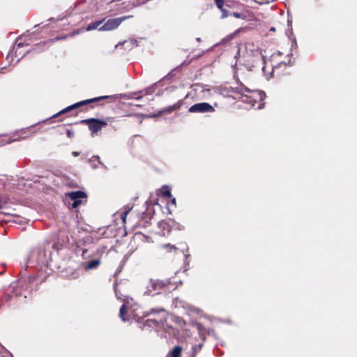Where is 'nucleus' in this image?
I'll list each match as a JSON object with an SVG mask.
<instances>
[{"label": "nucleus", "mask_w": 357, "mask_h": 357, "mask_svg": "<svg viewBox=\"0 0 357 357\" xmlns=\"http://www.w3.org/2000/svg\"><path fill=\"white\" fill-rule=\"evenodd\" d=\"M79 154H80V153H79V152H77V151H73V155L74 156H75V157H76V156L79 155Z\"/></svg>", "instance_id": "bb28decb"}, {"label": "nucleus", "mask_w": 357, "mask_h": 357, "mask_svg": "<svg viewBox=\"0 0 357 357\" xmlns=\"http://www.w3.org/2000/svg\"><path fill=\"white\" fill-rule=\"evenodd\" d=\"M158 227L160 229L167 230V234H169V233L171 231L169 225L166 221L162 220V221L159 222ZM162 235L165 236L166 233L165 231H162Z\"/></svg>", "instance_id": "f8f14e48"}, {"label": "nucleus", "mask_w": 357, "mask_h": 357, "mask_svg": "<svg viewBox=\"0 0 357 357\" xmlns=\"http://www.w3.org/2000/svg\"><path fill=\"white\" fill-rule=\"evenodd\" d=\"M1 208V204H0V208Z\"/></svg>", "instance_id": "72a5a7b5"}, {"label": "nucleus", "mask_w": 357, "mask_h": 357, "mask_svg": "<svg viewBox=\"0 0 357 357\" xmlns=\"http://www.w3.org/2000/svg\"><path fill=\"white\" fill-rule=\"evenodd\" d=\"M105 21V19L99 21L93 22L88 25V26L86 28V31H91L96 29L103 22Z\"/></svg>", "instance_id": "4468645a"}, {"label": "nucleus", "mask_w": 357, "mask_h": 357, "mask_svg": "<svg viewBox=\"0 0 357 357\" xmlns=\"http://www.w3.org/2000/svg\"><path fill=\"white\" fill-rule=\"evenodd\" d=\"M203 346V344H199L198 345H195L194 347H193V351L194 352H196L197 351H199L202 347Z\"/></svg>", "instance_id": "5701e85b"}, {"label": "nucleus", "mask_w": 357, "mask_h": 357, "mask_svg": "<svg viewBox=\"0 0 357 357\" xmlns=\"http://www.w3.org/2000/svg\"><path fill=\"white\" fill-rule=\"evenodd\" d=\"M165 319V317L147 319L142 323L141 328L144 330L158 327L163 324Z\"/></svg>", "instance_id": "423d86ee"}, {"label": "nucleus", "mask_w": 357, "mask_h": 357, "mask_svg": "<svg viewBox=\"0 0 357 357\" xmlns=\"http://www.w3.org/2000/svg\"><path fill=\"white\" fill-rule=\"evenodd\" d=\"M93 167L96 168V167H97V166L96 165H93Z\"/></svg>", "instance_id": "473e14b6"}, {"label": "nucleus", "mask_w": 357, "mask_h": 357, "mask_svg": "<svg viewBox=\"0 0 357 357\" xmlns=\"http://www.w3.org/2000/svg\"><path fill=\"white\" fill-rule=\"evenodd\" d=\"M182 347L180 346L174 347L167 355L166 357H181Z\"/></svg>", "instance_id": "9b49d317"}, {"label": "nucleus", "mask_w": 357, "mask_h": 357, "mask_svg": "<svg viewBox=\"0 0 357 357\" xmlns=\"http://www.w3.org/2000/svg\"><path fill=\"white\" fill-rule=\"evenodd\" d=\"M229 15H232L234 17L238 18V19H244L245 18V16L243 14L237 13V12H234V13H229Z\"/></svg>", "instance_id": "412c9836"}, {"label": "nucleus", "mask_w": 357, "mask_h": 357, "mask_svg": "<svg viewBox=\"0 0 357 357\" xmlns=\"http://www.w3.org/2000/svg\"><path fill=\"white\" fill-rule=\"evenodd\" d=\"M171 204L172 205H174V206H176V199L175 198L173 197V198L171 199Z\"/></svg>", "instance_id": "a878e982"}, {"label": "nucleus", "mask_w": 357, "mask_h": 357, "mask_svg": "<svg viewBox=\"0 0 357 357\" xmlns=\"http://www.w3.org/2000/svg\"><path fill=\"white\" fill-rule=\"evenodd\" d=\"M240 31V29H238L236 31V32H234V33H232L231 35L229 36V37L231 38H232L234 37V36L237 33V32H239Z\"/></svg>", "instance_id": "cd10ccee"}, {"label": "nucleus", "mask_w": 357, "mask_h": 357, "mask_svg": "<svg viewBox=\"0 0 357 357\" xmlns=\"http://www.w3.org/2000/svg\"><path fill=\"white\" fill-rule=\"evenodd\" d=\"M79 123L87 125L92 135L97 134L102 128L107 126L106 120L96 118L83 119Z\"/></svg>", "instance_id": "7ed1b4c3"}, {"label": "nucleus", "mask_w": 357, "mask_h": 357, "mask_svg": "<svg viewBox=\"0 0 357 357\" xmlns=\"http://www.w3.org/2000/svg\"><path fill=\"white\" fill-rule=\"evenodd\" d=\"M117 95H112V96H102L99 97H96L90 99H86L84 100H82L79 102H77L72 105H70L65 109L61 110L56 114H54L52 118H56L59 116L60 115L65 114L66 112H68L70 111H72L75 109L80 108V112H89L91 109H93L96 107V103H98V106H103L105 105L104 102L102 101L105 99H118Z\"/></svg>", "instance_id": "f257e3e1"}, {"label": "nucleus", "mask_w": 357, "mask_h": 357, "mask_svg": "<svg viewBox=\"0 0 357 357\" xmlns=\"http://www.w3.org/2000/svg\"><path fill=\"white\" fill-rule=\"evenodd\" d=\"M162 248L169 252H176L178 250V248L175 245H171L169 243L162 245Z\"/></svg>", "instance_id": "dca6fc26"}, {"label": "nucleus", "mask_w": 357, "mask_h": 357, "mask_svg": "<svg viewBox=\"0 0 357 357\" xmlns=\"http://www.w3.org/2000/svg\"><path fill=\"white\" fill-rule=\"evenodd\" d=\"M217 8L222 13V18H226L229 16V13L224 8L225 1L224 0H214Z\"/></svg>", "instance_id": "9d476101"}, {"label": "nucleus", "mask_w": 357, "mask_h": 357, "mask_svg": "<svg viewBox=\"0 0 357 357\" xmlns=\"http://www.w3.org/2000/svg\"><path fill=\"white\" fill-rule=\"evenodd\" d=\"M80 32H81V30L78 29V30H77V31H74L73 35H75V34H78V33H79Z\"/></svg>", "instance_id": "c85d7f7f"}, {"label": "nucleus", "mask_w": 357, "mask_h": 357, "mask_svg": "<svg viewBox=\"0 0 357 357\" xmlns=\"http://www.w3.org/2000/svg\"><path fill=\"white\" fill-rule=\"evenodd\" d=\"M100 264V261L99 259H93L89 261L86 266V269H93L97 268Z\"/></svg>", "instance_id": "ddd939ff"}, {"label": "nucleus", "mask_w": 357, "mask_h": 357, "mask_svg": "<svg viewBox=\"0 0 357 357\" xmlns=\"http://www.w3.org/2000/svg\"><path fill=\"white\" fill-rule=\"evenodd\" d=\"M188 112L190 113H212L215 112V109L208 102H199L192 105Z\"/></svg>", "instance_id": "39448f33"}, {"label": "nucleus", "mask_w": 357, "mask_h": 357, "mask_svg": "<svg viewBox=\"0 0 357 357\" xmlns=\"http://www.w3.org/2000/svg\"><path fill=\"white\" fill-rule=\"evenodd\" d=\"M160 195L165 198H171L172 194L168 186H163L160 189Z\"/></svg>", "instance_id": "2eb2a0df"}, {"label": "nucleus", "mask_w": 357, "mask_h": 357, "mask_svg": "<svg viewBox=\"0 0 357 357\" xmlns=\"http://www.w3.org/2000/svg\"><path fill=\"white\" fill-rule=\"evenodd\" d=\"M66 196L70 199L75 200H82V199H86L87 197L86 194L81 190L70 192L66 194Z\"/></svg>", "instance_id": "6e6552de"}, {"label": "nucleus", "mask_w": 357, "mask_h": 357, "mask_svg": "<svg viewBox=\"0 0 357 357\" xmlns=\"http://www.w3.org/2000/svg\"><path fill=\"white\" fill-rule=\"evenodd\" d=\"M115 294H116V296L118 297V298H120V296H119L118 291L116 289H115Z\"/></svg>", "instance_id": "c756f323"}, {"label": "nucleus", "mask_w": 357, "mask_h": 357, "mask_svg": "<svg viewBox=\"0 0 357 357\" xmlns=\"http://www.w3.org/2000/svg\"><path fill=\"white\" fill-rule=\"evenodd\" d=\"M165 312V310L163 307L151 308L148 312L147 315H151L155 313L160 314Z\"/></svg>", "instance_id": "f3484780"}, {"label": "nucleus", "mask_w": 357, "mask_h": 357, "mask_svg": "<svg viewBox=\"0 0 357 357\" xmlns=\"http://www.w3.org/2000/svg\"><path fill=\"white\" fill-rule=\"evenodd\" d=\"M93 160H97L99 163H100V158L98 155L93 156L92 158L89 160V162L92 163Z\"/></svg>", "instance_id": "b1692460"}, {"label": "nucleus", "mask_w": 357, "mask_h": 357, "mask_svg": "<svg viewBox=\"0 0 357 357\" xmlns=\"http://www.w3.org/2000/svg\"><path fill=\"white\" fill-rule=\"evenodd\" d=\"M250 93V96H245L243 97V102L250 103L252 106H255L257 102V98H259L261 100V94L259 91H249Z\"/></svg>", "instance_id": "0eeeda50"}, {"label": "nucleus", "mask_w": 357, "mask_h": 357, "mask_svg": "<svg viewBox=\"0 0 357 357\" xmlns=\"http://www.w3.org/2000/svg\"><path fill=\"white\" fill-rule=\"evenodd\" d=\"M11 298H12L11 294H6L2 297L1 302L3 303H8L10 301Z\"/></svg>", "instance_id": "aec40b11"}, {"label": "nucleus", "mask_w": 357, "mask_h": 357, "mask_svg": "<svg viewBox=\"0 0 357 357\" xmlns=\"http://www.w3.org/2000/svg\"><path fill=\"white\" fill-rule=\"evenodd\" d=\"M176 285L169 279L160 280L151 278L146 285V294L150 296L159 294L165 291H171L176 289Z\"/></svg>", "instance_id": "f03ea898"}, {"label": "nucleus", "mask_w": 357, "mask_h": 357, "mask_svg": "<svg viewBox=\"0 0 357 357\" xmlns=\"http://www.w3.org/2000/svg\"><path fill=\"white\" fill-rule=\"evenodd\" d=\"M109 102H111V100H115L116 99H109Z\"/></svg>", "instance_id": "7c9ffc66"}, {"label": "nucleus", "mask_w": 357, "mask_h": 357, "mask_svg": "<svg viewBox=\"0 0 357 357\" xmlns=\"http://www.w3.org/2000/svg\"><path fill=\"white\" fill-rule=\"evenodd\" d=\"M126 305L125 303H123L121 307H120V310H119V317H121V319L126 321L127 320V319L125 317V314H126Z\"/></svg>", "instance_id": "a211bd4d"}, {"label": "nucleus", "mask_w": 357, "mask_h": 357, "mask_svg": "<svg viewBox=\"0 0 357 357\" xmlns=\"http://www.w3.org/2000/svg\"><path fill=\"white\" fill-rule=\"evenodd\" d=\"M183 105V100H178L177 102L174 104L173 105L169 106L166 108L162 109L161 113L165 114H170L175 110L179 109Z\"/></svg>", "instance_id": "1a4fd4ad"}, {"label": "nucleus", "mask_w": 357, "mask_h": 357, "mask_svg": "<svg viewBox=\"0 0 357 357\" xmlns=\"http://www.w3.org/2000/svg\"><path fill=\"white\" fill-rule=\"evenodd\" d=\"M73 201V203L71 204V207L73 208H77L79 206H80L82 204V200H75V199H71Z\"/></svg>", "instance_id": "6ab92c4d"}, {"label": "nucleus", "mask_w": 357, "mask_h": 357, "mask_svg": "<svg viewBox=\"0 0 357 357\" xmlns=\"http://www.w3.org/2000/svg\"><path fill=\"white\" fill-rule=\"evenodd\" d=\"M271 31H275V28L272 27V28L271 29Z\"/></svg>", "instance_id": "2f4dec72"}, {"label": "nucleus", "mask_w": 357, "mask_h": 357, "mask_svg": "<svg viewBox=\"0 0 357 357\" xmlns=\"http://www.w3.org/2000/svg\"><path fill=\"white\" fill-rule=\"evenodd\" d=\"M67 136L69 137V138H71L74 136V132L70 130H67Z\"/></svg>", "instance_id": "393cba45"}, {"label": "nucleus", "mask_w": 357, "mask_h": 357, "mask_svg": "<svg viewBox=\"0 0 357 357\" xmlns=\"http://www.w3.org/2000/svg\"><path fill=\"white\" fill-rule=\"evenodd\" d=\"M130 209L129 210H126L124 212L121 213V214L120 215L121 216V218L122 219L123 222H126V216L128 214V213L130 212Z\"/></svg>", "instance_id": "4be33fe9"}, {"label": "nucleus", "mask_w": 357, "mask_h": 357, "mask_svg": "<svg viewBox=\"0 0 357 357\" xmlns=\"http://www.w3.org/2000/svg\"><path fill=\"white\" fill-rule=\"evenodd\" d=\"M130 16H122L116 18L109 19L101 27L99 28L100 31H112L119 27V26Z\"/></svg>", "instance_id": "20e7f679"}]
</instances>
